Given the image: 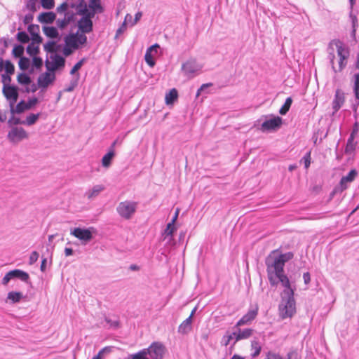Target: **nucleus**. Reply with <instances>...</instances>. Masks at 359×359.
Here are the masks:
<instances>
[{
	"mask_svg": "<svg viewBox=\"0 0 359 359\" xmlns=\"http://www.w3.org/2000/svg\"><path fill=\"white\" fill-rule=\"evenodd\" d=\"M327 58L334 72H339L346 66L349 50L340 40L331 41L327 46Z\"/></svg>",
	"mask_w": 359,
	"mask_h": 359,
	"instance_id": "1",
	"label": "nucleus"
},
{
	"mask_svg": "<svg viewBox=\"0 0 359 359\" xmlns=\"http://www.w3.org/2000/svg\"><path fill=\"white\" fill-rule=\"evenodd\" d=\"M294 289H284L279 304V315L282 319L292 318L296 313V303L294 298Z\"/></svg>",
	"mask_w": 359,
	"mask_h": 359,
	"instance_id": "2",
	"label": "nucleus"
},
{
	"mask_svg": "<svg viewBox=\"0 0 359 359\" xmlns=\"http://www.w3.org/2000/svg\"><path fill=\"white\" fill-rule=\"evenodd\" d=\"M293 257L294 254L291 252L276 255V251H273L266 257L265 263L266 265H270L271 267L273 266L274 270L284 271L285 263L292 259Z\"/></svg>",
	"mask_w": 359,
	"mask_h": 359,
	"instance_id": "3",
	"label": "nucleus"
},
{
	"mask_svg": "<svg viewBox=\"0 0 359 359\" xmlns=\"http://www.w3.org/2000/svg\"><path fill=\"white\" fill-rule=\"evenodd\" d=\"M268 278L272 286H276L278 283L284 287V289H291V285L288 277L284 273V271H278L274 270L273 267L266 265Z\"/></svg>",
	"mask_w": 359,
	"mask_h": 359,
	"instance_id": "4",
	"label": "nucleus"
},
{
	"mask_svg": "<svg viewBox=\"0 0 359 359\" xmlns=\"http://www.w3.org/2000/svg\"><path fill=\"white\" fill-rule=\"evenodd\" d=\"M203 68V66L196 59L189 58L182 64L181 71L184 76L191 79L198 76Z\"/></svg>",
	"mask_w": 359,
	"mask_h": 359,
	"instance_id": "5",
	"label": "nucleus"
},
{
	"mask_svg": "<svg viewBox=\"0 0 359 359\" xmlns=\"http://www.w3.org/2000/svg\"><path fill=\"white\" fill-rule=\"evenodd\" d=\"M137 208V203L132 201H125L118 203L116 211L125 219H130Z\"/></svg>",
	"mask_w": 359,
	"mask_h": 359,
	"instance_id": "6",
	"label": "nucleus"
},
{
	"mask_svg": "<svg viewBox=\"0 0 359 359\" xmlns=\"http://www.w3.org/2000/svg\"><path fill=\"white\" fill-rule=\"evenodd\" d=\"M149 359H162L165 352V347L161 342H153L144 348Z\"/></svg>",
	"mask_w": 359,
	"mask_h": 359,
	"instance_id": "7",
	"label": "nucleus"
},
{
	"mask_svg": "<svg viewBox=\"0 0 359 359\" xmlns=\"http://www.w3.org/2000/svg\"><path fill=\"white\" fill-rule=\"evenodd\" d=\"M270 116H271V118L265 120L261 125V130L263 132L277 130L283 124L281 117L272 114Z\"/></svg>",
	"mask_w": 359,
	"mask_h": 359,
	"instance_id": "8",
	"label": "nucleus"
},
{
	"mask_svg": "<svg viewBox=\"0 0 359 359\" xmlns=\"http://www.w3.org/2000/svg\"><path fill=\"white\" fill-rule=\"evenodd\" d=\"M2 93L9 101L10 109L15 104L18 99V88L15 86H3Z\"/></svg>",
	"mask_w": 359,
	"mask_h": 359,
	"instance_id": "9",
	"label": "nucleus"
},
{
	"mask_svg": "<svg viewBox=\"0 0 359 359\" xmlns=\"http://www.w3.org/2000/svg\"><path fill=\"white\" fill-rule=\"evenodd\" d=\"M38 101V99L35 97L29 99L27 102L21 100L15 107L13 105L11 109H10V111L11 114H21L25 110L30 109L33 106L36 104Z\"/></svg>",
	"mask_w": 359,
	"mask_h": 359,
	"instance_id": "10",
	"label": "nucleus"
},
{
	"mask_svg": "<svg viewBox=\"0 0 359 359\" xmlns=\"http://www.w3.org/2000/svg\"><path fill=\"white\" fill-rule=\"evenodd\" d=\"M7 137L10 142L15 143L28 137L26 130L21 127H14L8 133Z\"/></svg>",
	"mask_w": 359,
	"mask_h": 359,
	"instance_id": "11",
	"label": "nucleus"
},
{
	"mask_svg": "<svg viewBox=\"0 0 359 359\" xmlns=\"http://www.w3.org/2000/svg\"><path fill=\"white\" fill-rule=\"evenodd\" d=\"M93 228L82 229L75 228L71 231V234L84 243L90 241L93 238L92 231Z\"/></svg>",
	"mask_w": 359,
	"mask_h": 359,
	"instance_id": "12",
	"label": "nucleus"
},
{
	"mask_svg": "<svg viewBox=\"0 0 359 359\" xmlns=\"http://www.w3.org/2000/svg\"><path fill=\"white\" fill-rule=\"evenodd\" d=\"M258 307L253 309H250L246 314H245L236 324L235 327H238L244 325L250 324L257 316Z\"/></svg>",
	"mask_w": 359,
	"mask_h": 359,
	"instance_id": "13",
	"label": "nucleus"
},
{
	"mask_svg": "<svg viewBox=\"0 0 359 359\" xmlns=\"http://www.w3.org/2000/svg\"><path fill=\"white\" fill-rule=\"evenodd\" d=\"M345 102L344 93L339 89L335 92L334 98L332 101V109L334 110L332 115L337 113L342 107Z\"/></svg>",
	"mask_w": 359,
	"mask_h": 359,
	"instance_id": "14",
	"label": "nucleus"
},
{
	"mask_svg": "<svg viewBox=\"0 0 359 359\" xmlns=\"http://www.w3.org/2000/svg\"><path fill=\"white\" fill-rule=\"evenodd\" d=\"M196 308H194L190 316L185 319L179 326L178 332L182 334L189 333L192 329V317L196 312Z\"/></svg>",
	"mask_w": 359,
	"mask_h": 359,
	"instance_id": "15",
	"label": "nucleus"
},
{
	"mask_svg": "<svg viewBox=\"0 0 359 359\" xmlns=\"http://www.w3.org/2000/svg\"><path fill=\"white\" fill-rule=\"evenodd\" d=\"M50 58L53 60L51 67L48 65V61H46V67L48 70L54 72L58 68L63 67L65 66V60L61 55L54 54L53 55L50 56Z\"/></svg>",
	"mask_w": 359,
	"mask_h": 359,
	"instance_id": "16",
	"label": "nucleus"
},
{
	"mask_svg": "<svg viewBox=\"0 0 359 359\" xmlns=\"http://www.w3.org/2000/svg\"><path fill=\"white\" fill-rule=\"evenodd\" d=\"M55 77L54 74H50L48 72L41 74L37 80L38 86L39 88H46L49 84L53 82Z\"/></svg>",
	"mask_w": 359,
	"mask_h": 359,
	"instance_id": "17",
	"label": "nucleus"
},
{
	"mask_svg": "<svg viewBox=\"0 0 359 359\" xmlns=\"http://www.w3.org/2000/svg\"><path fill=\"white\" fill-rule=\"evenodd\" d=\"M93 21L90 19L81 18L78 22L79 29L82 33H90L93 31Z\"/></svg>",
	"mask_w": 359,
	"mask_h": 359,
	"instance_id": "18",
	"label": "nucleus"
},
{
	"mask_svg": "<svg viewBox=\"0 0 359 359\" xmlns=\"http://www.w3.org/2000/svg\"><path fill=\"white\" fill-rule=\"evenodd\" d=\"M28 32L32 35V41L36 43H40L42 42V38L39 34V26L38 25H29L27 28Z\"/></svg>",
	"mask_w": 359,
	"mask_h": 359,
	"instance_id": "19",
	"label": "nucleus"
},
{
	"mask_svg": "<svg viewBox=\"0 0 359 359\" xmlns=\"http://www.w3.org/2000/svg\"><path fill=\"white\" fill-rule=\"evenodd\" d=\"M357 175V171L355 169H353L346 176L342 177V178L340 180V185L341 189H346L347 188L346 184L353 182L355 180Z\"/></svg>",
	"mask_w": 359,
	"mask_h": 359,
	"instance_id": "20",
	"label": "nucleus"
},
{
	"mask_svg": "<svg viewBox=\"0 0 359 359\" xmlns=\"http://www.w3.org/2000/svg\"><path fill=\"white\" fill-rule=\"evenodd\" d=\"M104 189V187L102 184L95 185L92 189L87 191L85 194V196L89 200H92L97 197L103 190Z\"/></svg>",
	"mask_w": 359,
	"mask_h": 359,
	"instance_id": "21",
	"label": "nucleus"
},
{
	"mask_svg": "<svg viewBox=\"0 0 359 359\" xmlns=\"http://www.w3.org/2000/svg\"><path fill=\"white\" fill-rule=\"evenodd\" d=\"M56 15L53 12H45L39 15L38 20L41 23H52Z\"/></svg>",
	"mask_w": 359,
	"mask_h": 359,
	"instance_id": "22",
	"label": "nucleus"
},
{
	"mask_svg": "<svg viewBox=\"0 0 359 359\" xmlns=\"http://www.w3.org/2000/svg\"><path fill=\"white\" fill-rule=\"evenodd\" d=\"M11 271L13 278H19L22 281H24L25 283H27V281L29 279V274L27 272L23 271L20 269H14Z\"/></svg>",
	"mask_w": 359,
	"mask_h": 359,
	"instance_id": "23",
	"label": "nucleus"
},
{
	"mask_svg": "<svg viewBox=\"0 0 359 359\" xmlns=\"http://www.w3.org/2000/svg\"><path fill=\"white\" fill-rule=\"evenodd\" d=\"M24 297V295L20 292L11 291L8 293L7 301H10L12 304L18 303Z\"/></svg>",
	"mask_w": 359,
	"mask_h": 359,
	"instance_id": "24",
	"label": "nucleus"
},
{
	"mask_svg": "<svg viewBox=\"0 0 359 359\" xmlns=\"http://www.w3.org/2000/svg\"><path fill=\"white\" fill-rule=\"evenodd\" d=\"M233 329L237 330L238 334H239L241 340L247 339L250 338L252 335L253 332H254V330L250 328H245V329L242 330V329H240L239 327H236L234 326Z\"/></svg>",
	"mask_w": 359,
	"mask_h": 359,
	"instance_id": "25",
	"label": "nucleus"
},
{
	"mask_svg": "<svg viewBox=\"0 0 359 359\" xmlns=\"http://www.w3.org/2000/svg\"><path fill=\"white\" fill-rule=\"evenodd\" d=\"M45 35L49 38L55 39L59 36L57 29L54 27H43Z\"/></svg>",
	"mask_w": 359,
	"mask_h": 359,
	"instance_id": "26",
	"label": "nucleus"
},
{
	"mask_svg": "<svg viewBox=\"0 0 359 359\" xmlns=\"http://www.w3.org/2000/svg\"><path fill=\"white\" fill-rule=\"evenodd\" d=\"M178 97L177 90L175 88L171 89L166 95H165V102L167 104H172Z\"/></svg>",
	"mask_w": 359,
	"mask_h": 359,
	"instance_id": "27",
	"label": "nucleus"
},
{
	"mask_svg": "<svg viewBox=\"0 0 359 359\" xmlns=\"http://www.w3.org/2000/svg\"><path fill=\"white\" fill-rule=\"evenodd\" d=\"M65 45L67 46H70L71 48L74 49H78L79 45L76 42V37L74 36V34H71L68 36H67L65 39Z\"/></svg>",
	"mask_w": 359,
	"mask_h": 359,
	"instance_id": "28",
	"label": "nucleus"
},
{
	"mask_svg": "<svg viewBox=\"0 0 359 359\" xmlns=\"http://www.w3.org/2000/svg\"><path fill=\"white\" fill-rule=\"evenodd\" d=\"M114 155H115L114 150L109 149V152L107 153L102 157V165L104 167L108 168L110 165L111 161L113 157L114 156Z\"/></svg>",
	"mask_w": 359,
	"mask_h": 359,
	"instance_id": "29",
	"label": "nucleus"
},
{
	"mask_svg": "<svg viewBox=\"0 0 359 359\" xmlns=\"http://www.w3.org/2000/svg\"><path fill=\"white\" fill-rule=\"evenodd\" d=\"M40 116V114H30L29 116H27L25 121H22V124L23 125H27V126H32L34 125L36 121L39 119Z\"/></svg>",
	"mask_w": 359,
	"mask_h": 359,
	"instance_id": "30",
	"label": "nucleus"
},
{
	"mask_svg": "<svg viewBox=\"0 0 359 359\" xmlns=\"http://www.w3.org/2000/svg\"><path fill=\"white\" fill-rule=\"evenodd\" d=\"M251 348L254 351L251 353L252 358L258 356L261 352L262 346L257 340H252L251 341Z\"/></svg>",
	"mask_w": 359,
	"mask_h": 359,
	"instance_id": "31",
	"label": "nucleus"
},
{
	"mask_svg": "<svg viewBox=\"0 0 359 359\" xmlns=\"http://www.w3.org/2000/svg\"><path fill=\"white\" fill-rule=\"evenodd\" d=\"M127 359H149L144 348L137 353L130 354Z\"/></svg>",
	"mask_w": 359,
	"mask_h": 359,
	"instance_id": "32",
	"label": "nucleus"
},
{
	"mask_svg": "<svg viewBox=\"0 0 359 359\" xmlns=\"http://www.w3.org/2000/svg\"><path fill=\"white\" fill-rule=\"evenodd\" d=\"M35 42L32 41L27 47V53L30 56H35L39 53V47L38 46H35Z\"/></svg>",
	"mask_w": 359,
	"mask_h": 359,
	"instance_id": "33",
	"label": "nucleus"
},
{
	"mask_svg": "<svg viewBox=\"0 0 359 359\" xmlns=\"http://www.w3.org/2000/svg\"><path fill=\"white\" fill-rule=\"evenodd\" d=\"M88 6L92 11H95L99 13L103 12V8L101 6L100 0H90Z\"/></svg>",
	"mask_w": 359,
	"mask_h": 359,
	"instance_id": "34",
	"label": "nucleus"
},
{
	"mask_svg": "<svg viewBox=\"0 0 359 359\" xmlns=\"http://www.w3.org/2000/svg\"><path fill=\"white\" fill-rule=\"evenodd\" d=\"M97 12L95 11H89L88 8H81L78 11V14L83 15V18L91 20L94 18Z\"/></svg>",
	"mask_w": 359,
	"mask_h": 359,
	"instance_id": "35",
	"label": "nucleus"
},
{
	"mask_svg": "<svg viewBox=\"0 0 359 359\" xmlns=\"http://www.w3.org/2000/svg\"><path fill=\"white\" fill-rule=\"evenodd\" d=\"M292 103V97H289L285 100V102L284 104L281 107V108L279 110V113L281 115H285L288 111L290 110V108L291 107V104Z\"/></svg>",
	"mask_w": 359,
	"mask_h": 359,
	"instance_id": "36",
	"label": "nucleus"
},
{
	"mask_svg": "<svg viewBox=\"0 0 359 359\" xmlns=\"http://www.w3.org/2000/svg\"><path fill=\"white\" fill-rule=\"evenodd\" d=\"M18 82L22 85H29L31 83V78L25 73H20L17 77Z\"/></svg>",
	"mask_w": 359,
	"mask_h": 359,
	"instance_id": "37",
	"label": "nucleus"
},
{
	"mask_svg": "<svg viewBox=\"0 0 359 359\" xmlns=\"http://www.w3.org/2000/svg\"><path fill=\"white\" fill-rule=\"evenodd\" d=\"M349 17L351 18V24H352V28H353L352 34H355V31H356V27L358 25V18H357V15L353 13V11H351V12L349 13Z\"/></svg>",
	"mask_w": 359,
	"mask_h": 359,
	"instance_id": "38",
	"label": "nucleus"
},
{
	"mask_svg": "<svg viewBox=\"0 0 359 359\" xmlns=\"http://www.w3.org/2000/svg\"><path fill=\"white\" fill-rule=\"evenodd\" d=\"M56 43L53 41H49L43 46L44 50L48 53H55L57 49L55 48Z\"/></svg>",
	"mask_w": 359,
	"mask_h": 359,
	"instance_id": "39",
	"label": "nucleus"
},
{
	"mask_svg": "<svg viewBox=\"0 0 359 359\" xmlns=\"http://www.w3.org/2000/svg\"><path fill=\"white\" fill-rule=\"evenodd\" d=\"M18 65L20 69L27 70L29 67L30 60L27 57H22L19 60Z\"/></svg>",
	"mask_w": 359,
	"mask_h": 359,
	"instance_id": "40",
	"label": "nucleus"
},
{
	"mask_svg": "<svg viewBox=\"0 0 359 359\" xmlns=\"http://www.w3.org/2000/svg\"><path fill=\"white\" fill-rule=\"evenodd\" d=\"M16 38L18 41H20L22 43H26L29 42V37L28 34L25 32H23V31L19 32L16 35Z\"/></svg>",
	"mask_w": 359,
	"mask_h": 359,
	"instance_id": "41",
	"label": "nucleus"
},
{
	"mask_svg": "<svg viewBox=\"0 0 359 359\" xmlns=\"http://www.w3.org/2000/svg\"><path fill=\"white\" fill-rule=\"evenodd\" d=\"M84 34L85 33L82 32L81 34H79L78 32L74 34L79 46L83 45L87 42V37Z\"/></svg>",
	"mask_w": 359,
	"mask_h": 359,
	"instance_id": "42",
	"label": "nucleus"
},
{
	"mask_svg": "<svg viewBox=\"0 0 359 359\" xmlns=\"http://www.w3.org/2000/svg\"><path fill=\"white\" fill-rule=\"evenodd\" d=\"M23 53L24 47L21 45H17L13 49V55L15 57H22Z\"/></svg>",
	"mask_w": 359,
	"mask_h": 359,
	"instance_id": "43",
	"label": "nucleus"
},
{
	"mask_svg": "<svg viewBox=\"0 0 359 359\" xmlns=\"http://www.w3.org/2000/svg\"><path fill=\"white\" fill-rule=\"evenodd\" d=\"M104 320L109 325V327L117 329L120 326V323L118 319L112 320L108 317H105Z\"/></svg>",
	"mask_w": 359,
	"mask_h": 359,
	"instance_id": "44",
	"label": "nucleus"
},
{
	"mask_svg": "<svg viewBox=\"0 0 359 359\" xmlns=\"http://www.w3.org/2000/svg\"><path fill=\"white\" fill-rule=\"evenodd\" d=\"M4 69L6 71V74L12 75L15 72V67L13 65V63L9 60H6L5 62Z\"/></svg>",
	"mask_w": 359,
	"mask_h": 359,
	"instance_id": "45",
	"label": "nucleus"
},
{
	"mask_svg": "<svg viewBox=\"0 0 359 359\" xmlns=\"http://www.w3.org/2000/svg\"><path fill=\"white\" fill-rule=\"evenodd\" d=\"M354 93L356 99L359 100V74H355Z\"/></svg>",
	"mask_w": 359,
	"mask_h": 359,
	"instance_id": "46",
	"label": "nucleus"
},
{
	"mask_svg": "<svg viewBox=\"0 0 359 359\" xmlns=\"http://www.w3.org/2000/svg\"><path fill=\"white\" fill-rule=\"evenodd\" d=\"M41 6L45 9H52L54 7V0H41Z\"/></svg>",
	"mask_w": 359,
	"mask_h": 359,
	"instance_id": "47",
	"label": "nucleus"
},
{
	"mask_svg": "<svg viewBox=\"0 0 359 359\" xmlns=\"http://www.w3.org/2000/svg\"><path fill=\"white\" fill-rule=\"evenodd\" d=\"M175 230V227L174 226V224H172V222H169L167 224V226L164 231V234L165 236H172Z\"/></svg>",
	"mask_w": 359,
	"mask_h": 359,
	"instance_id": "48",
	"label": "nucleus"
},
{
	"mask_svg": "<svg viewBox=\"0 0 359 359\" xmlns=\"http://www.w3.org/2000/svg\"><path fill=\"white\" fill-rule=\"evenodd\" d=\"M22 121L20 118L16 117L14 114H12L11 117L8 121V124L11 126L13 125L22 124Z\"/></svg>",
	"mask_w": 359,
	"mask_h": 359,
	"instance_id": "49",
	"label": "nucleus"
},
{
	"mask_svg": "<svg viewBox=\"0 0 359 359\" xmlns=\"http://www.w3.org/2000/svg\"><path fill=\"white\" fill-rule=\"evenodd\" d=\"M84 61H85V59L83 58L80 61H79L77 63H76L74 65V66L72 67V69H71L70 74H74L76 72H77L79 69H81V67H82V65L84 63Z\"/></svg>",
	"mask_w": 359,
	"mask_h": 359,
	"instance_id": "50",
	"label": "nucleus"
},
{
	"mask_svg": "<svg viewBox=\"0 0 359 359\" xmlns=\"http://www.w3.org/2000/svg\"><path fill=\"white\" fill-rule=\"evenodd\" d=\"M1 79H2V83L4 84V86H8L11 85L10 84L11 81V74H3L1 75Z\"/></svg>",
	"mask_w": 359,
	"mask_h": 359,
	"instance_id": "51",
	"label": "nucleus"
},
{
	"mask_svg": "<svg viewBox=\"0 0 359 359\" xmlns=\"http://www.w3.org/2000/svg\"><path fill=\"white\" fill-rule=\"evenodd\" d=\"M302 161H304V167L307 169L311 164V153H306L302 158Z\"/></svg>",
	"mask_w": 359,
	"mask_h": 359,
	"instance_id": "52",
	"label": "nucleus"
},
{
	"mask_svg": "<svg viewBox=\"0 0 359 359\" xmlns=\"http://www.w3.org/2000/svg\"><path fill=\"white\" fill-rule=\"evenodd\" d=\"M79 75L77 74L76 76V79H74V80H72L70 83V85L68 88H66V91L67 92H71V91H73L74 89L76 88V86L78 85V81H79Z\"/></svg>",
	"mask_w": 359,
	"mask_h": 359,
	"instance_id": "53",
	"label": "nucleus"
},
{
	"mask_svg": "<svg viewBox=\"0 0 359 359\" xmlns=\"http://www.w3.org/2000/svg\"><path fill=\"white\" fill-rule=\"evenodd\" d=\"M33 66L36 69H40L43 65V60L41 57L34 56L32 60Z\"/></svg>",
	"mask_w": 359,
	"mask_h": 359,
	"instance_id": "54",
	"label": "nucleus"
},
{
	"mask_svg": "<svg viewBox=\"0 0 359 359\" xmlns=\"http://www.w3.org/2000/svg\"><path fill=\"white\" fill-rule=\"evenodd\" d=\"M144 58H145V61L150 67H153L155 65V62L152 58V56H151L150 52H149V50H147L146 52Z\"/></svg>",
	"mask_w": 359,
	"mask_h": 359,
	"instance_id": "55",
	"label": "nucleus"
},
{
	"mask_svg": "<svg viewBox=\"0 0 359 359\" xmlns=\"http://www.w3.org/2000/svg\"><path fill=\"white\" fill-rule=\"evenodd\" d=\"M39 257V253L36 251H33L29 256V264L30 265L34 264L37 261Z\"/></svg>",
	"mask_w": 359,
	"mask_h": 359,
	"instance_id": "56",
	"label": "nucleus"
},
{
	"mask_svg": "<svg viewBox=\"0 0 359 359\" xmlns=\"http://www.w3.org/2000/svg\"><path fill=\"white\" fill-rule=\"evenodd\" d=\"M27 8L32 12H35L36 11V1L29 0L27 4Z\"/></svg>",
	"mask_w": 359,
	"mask_h": 359,
	"instance_id": "57",
	"label": "nucleus"
},
{
	"mask_svg": "<svg viewBox=\"0 0 359 359\" xmlns=\"http://www.w3.org/2000/svg\"><path fill=\"white\" fill-rule=\"evenodd\" d=\"M235 330L231 333V336L232 337V340L234 339V342L233 343L231 348H232L233 347V346L236 344V343L240 340H241L239 334H238V331L236 329H234Z\"/></svg>",
	"mask_w": 359,
	"mask_h": 359,
	"instance_id": "58",
	"label": "nucleus"
},
{
	"mask_svg": "<svg viewBox=\"0 0 359 359\" xmlns=\"http://www.w3.org/2000/svg\"><path fill=\"white\" fill-rule=\"evenodd\" d=\"M11 279H13V276L11 275V271H10L2 278V280H1L2 284L4 285H6Z\"/></svg>",
	"mask_w": 359,
	"mask_h": 359,
	"instance_id": "59",
	"label": "nucleus"
},
{
	"mask_svg": "<svg viewBox=\"0 0 359 359\" xmlns=\"http://www.w3.org/2000/svg\"><path fill=\"white\" fill-rule=\"evenodd\" d=\"M232 340V337L231 336L230 334L227 333L226 334L223 338H222V343L223 344V345H224L225 346H227L230 341Z\"/></svg>",
	"mask_w": 359,
	"mask_h": 359,
	"instance_id": "60",
	"label": "nucleus"
},
{
	"mask_svg": "<svg viewBox=\"0 0 359 359\" xmlns=\"http://www.w3.org/2000/svg\"><path fill=\"white\" fill-rule=\"evenodd\" d=\"M265 359H283V358L278 353H272V352L269 351L266 354V357Z\"/></svg>",
	"mask_w": 359,
	"mask_h": 359,
	"instance_id": "61",
	"label": "nucleus"
},
{
	"mask_svg": "<svg viewBox=\"0 0 359 359\" xmlns=\"http://www.w3.org/2000/svg\"><path fill=\"white\" fill-rule=\"evenodd\" d=\"M299 354L297 351L292 350L287 353L286 359H299Z\"/></svg>",
	"mask_w": 359,
	"mask_h": 359,
	"instance_id": "62",
	"label": "nucleus"
},
{
	"mask_svg": "<svg viewBox=\"0 0 359 359\" xmlns=\"http://www.w3.org/2000/svg\"><path fill=\"white\" fill-rule=\"evenodd\" d=\"M56 24L60 28V29H63L65 28L66 26H67V25L69 24L67 20H65V18H64L63 19H57L56 20Z\"/></svg>",
	"mask_w": 359,
	"mask_h": 359,
	"instance_id": "63",
	"label": "nucleus"
},
{
	"mask_svg": "<svg viewBox=\"0 0 359 359\" xmlns=\"http://www.w3.org/2000/svg\"><path fill=\"white\" fill-rule=\"evenodd\" d=\"M74 15H75L74 13L72 12V13L67 12L65 15V18L68 23H70L71 22H72L74 20Z\"/></svg>",
	"mask_w": 359,
	"mask_h": 359,
	"instance_id": "64",
	"label": "nucleus"
}]
</instances>
